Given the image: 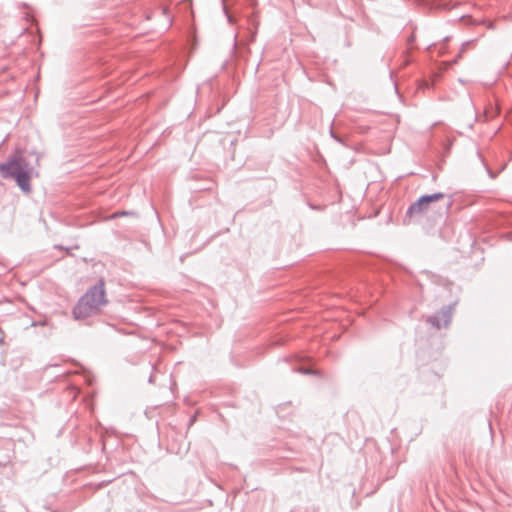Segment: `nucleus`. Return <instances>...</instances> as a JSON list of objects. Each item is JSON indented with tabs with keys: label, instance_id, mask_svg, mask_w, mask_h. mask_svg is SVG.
Here are the masks:
<instances>
[{
	"label": "nucleus",
	"instance_id": "39448f33",
	"mask_svg": "<svg viewBox=\"0 0 512 512\" xmlns=\"http://www.w3.org/2000/svg\"><path fill=\"white\" fill-rule=\"evenodd\" d=\"M428 321L433 327L439 329L447 324L448 319L445 313H441L440 315L429 318Z\"/></svg>",
	"mask_w": 512,
	"mask_h": 512
},
{
	"label": "nucleus",
	"instance_id": "f03ea898",
	"mask_svg": "<svg viewBox=\"0 0 512 512\" xmlns=\"http://www.w3.org/2000/svg\"><path fill=\"white\" fill-rule=\"evenodd\" d=\"M443 198H444V194H441V193H437V194H433V195H429V196H423L409 208L408 213L410 215H418L423 212H426L433 203H435Z\"/></svg>",
	"mask_w": 512,
	"mask_h": 512
},
{
	"label": "nucleus",
	"instance_id": "f257e3e1",
	"mask_svg": "<svg viewBox=\"0 0 512 512\" xmlns=\"http://www.w3.org/2000/svg\"><path fill=\"white\" fill-rule=\"evenodd\" d=\"M106 303L105 289L103 282L94 286L78 302L73 310L76 319H85L94 314L102 305Z\"/></svg>",
	"mask_w": 512,
	"mask_h": 512
},
{
	"label": "nucleus",
	"instance_id": "0eeeda50",
	"mask_svg": "<svg viewBox=\"0 0 512 512\" xmlns=\"http://www.w3.org/2000/svg\"><path fill=\"white\" fill-rule=\"evenodd\" d=\"M97 299H98V295L97 294L93 295V300L97 301Z\"/></svg>",
	"mask_w": 512,
	"mask_h": 512
},
{
	"label": "nucleus",
	"instance_id": "7ed1b4c3",
	"mask_svg": "<svg viewBox=\"0 0 512 512\" xmlns=\"http://www.w3.org/2000/svg\"><path fill=\"white\" fill-rule=\"evenodd\" d=\"M18 171H24L20 157L10 160L7 163L0 164V172L3 177H14Z\"/></svg>",
	"mask_w": 512,
	"mask_h": 512
},
{
	"label": "nucleus",
	"instance_id": "423d86ee",
	"mask_svg": "<svg viewBox=\"0 0 512 512\" xmlns=\"http://www.w3.org/2000/svg\"><path fill=\"white\" fill-rule=\"evenodd\" d=\"M471 43H472L471 41H468V42L462 44L459 54L453 59V63L458 62V60L461 58L462 53H464V51L467 49V47H469L471 45ZM451 64H452V61H450V65Z\"/></svg>",
	"mask_w": 512,
	"mask_h": 512
},
{
	"label": "nucleus",
	"instance_id": "20e7f679",
	"mask_svg": "<svg viewBox=\"0 0 512 512\" xmlns=\"http://www.w3.org/2000/svg\"><path fill=\"white\" fill-rule=\"evenodd\" d=\"M14 178L16 179L17 184L23 191H30V176L27 172L18 171Z\"/></svg>",
	"mask_w": 512,
	"mask_h": 512
}]
</instances>
